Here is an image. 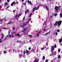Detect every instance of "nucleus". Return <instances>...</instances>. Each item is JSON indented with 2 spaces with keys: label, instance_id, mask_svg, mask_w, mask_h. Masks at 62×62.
Listing matches in <instances>:
<instances>
[{
  "label": "nucleus",
  "instance_id": "nucleus-1",
  "mask_svg": "<svg viewBox=\"0 0 62 62\" xmlns=\"http://www.w3.org/2000/svg\"><path fill=\"white\" fill-rule=\"evenodd\" d=\"M61 23H62V21L59 20L58 22H56L54 24V26L56 25H57V24H57L58 26H60V25H61Z\"/></svg>",
  "mask_w": 62,
  "mask_h": 62
},
{
  "label": "nucleus",
  "instance_id": "nucleus-2",
  "mask_svg": "<svg viewBox=\"0 0 62 62\" xmlns=\"http://www.w3.org/2000/svg\"><path fill=\"white\" fill-rule=\"evenodd\" d=\"M59 8H60V6H58L57 7V6H55L54 9L56 11H58L59 10Z\"/></svg>",
  "mask_w": 62,
  "mask_h": 62
},
{
  "label": "nucleus",
  "instance_id": "nucleus-3",
  "mask_svg": "<svg viewBox=\"0 0 62 62\" xmlns=\"http://www.w3.org/2000/svg\"><path fill=\"white\" fill-rule=\"evenodd\" d=\"M54 50V46H53L51 47V52H53Z\"/></svg>",
  "mask_w": 62,
  "mask_h": 62
},
{
  "label": "nucleus",
  "instance_id": "nucleus-4",
  "mask_svg": "<svg viewBox=\"0 0 62 62\" xmlns=\"http://www.w3.org/2000/svg\"><path fill=\"white\" fill-rule=\"evenodd\" d=\"M15 36L16 37H17V36H18V37H20V34H15Z\"/></svg>",
  "mask_w": 62,
  "mask_h": 62
},
{
  "label": "nucleus",
  "instance_id": "nucleus-5",
  "mask_svg": "<svg viewBox=\"0 0 62 62\" xmlns=\"http://www.w3.org/2000/svg\"><path fill=\"white\" fill-rule=\"evenodd\" d=\"M26 54H28L29 53V51L27 50H26Z\"/></svg>",
  "mask_w": 62,
  "mask_h": 62
},
{
  "label": "nucleus",
  "instance_id": "nucleus-6",
  "mask_svg": "<svg viewBox=\"0 0 62 62\" xmlns=\"http://www.w3.org/2000/svg\"><path fill=\"white\" fill-rule=\"evenodd\" d=\"M41 33V31H39L37 32V37L39 36V33Z\"/></svg>",
  "mask_w": 62,
  "mask_h": 62
},
{
  "label": "nucleus",
  "instance_id": "nucleus-7",
  "mask_svg": "<svg viewBox=\"0 0 62 62\" xmlns=\"http://www.w3.org/2000/svg\"><path fill=\"white\" fill-rule=\"evenodd\" d=\"M25 15H26V14H27V13L28 12V13L29 12V11H28V9L25 12Z\"/></svg>",
  "mask_w": 62,
  "mask_h": 62
},
{
  "label": "nucleus",
  "instance_id": "nucleus-8",
  "mask_svg": "<svg viewBox=\"0 0 62 62\" xmlns=\"http://www.w3.org/2000/svg\"><path fill=\"white\" fill-rule=\"evenodd\" d=\"M1 35H2V36L1 38V39H2L4 38V34H2Z\"/></svg>",
  "mask_w": 62,
  "mask_h": 62
},
{
  "label": "nucleus",
  "instance_id": "nucleus-9",
  "mask_svg": "<svg viewBox=\"0 0 62 62\" xmlns=\"http://www.w3.org/2000/svg\"><path fill=\"white\" fill-rule=\"evenodd\" d=\"M30 3V4H31V5H32V3H31V1H29V0H28V3Z\"/></svg>",
  "mask_w": 62,
  "mask_h": 62
},
{
  "label": "nucleus",
  "instance_id": "nucleus-10",
  "mask_svg": "<svg viewBox=\"0 0 62 62\" xmlns=\"http://www.w3.org/2000/svg\"><path fill=\"white\" fill-rule=\"evenodd\" d=\"M60 17L61 18H62V13L61 12L60 13Z\"/></svg>",
  "mask_w": 62,
  "mask_h": 62
},
{
  "label": "nucleus",
  "instance_id": "nucleus-11",
  "mask_svg": "<svg viewBox=\"0 0 62 62\" xmlns=\"http://www.w3.org/2000/svg\"><path fill=\"white\" fill-rule=\"evenodd\" d=\"M50 31H49V32L47 33L45 35L44 34L43 35V36H46V35H48V34H49V33H50Z\"/></svg>",
  "mask_w": 62,
  "mask_h": 62
},
{
  "label": "nucleus",
  "instance_id": "nucleus-12",
  "mask_svg": "<svg viewBox=\"0 0 62 62\" xmlns=\"http://www.w3.org/2000/svg\"><path fill=\"white\" fill-rule=\"evenodd\" d=\"M27 29H28V27H27V28H24L23 29V30L25 31H26V30H27Z\"/></svg>",
  "mask_w": 62,
  "mask_h": 62
},
{
  "label": "nucleus",
  "instance_id": "nucleus-13",
  "mask_svg": "<svg viewBox=\"0 0 62 62\" xmlns=\"http://www.w3.org/2000/svg\"><path fill=\"white\" fill-rule=\"evenodd\" d=\"M54 55H55L56 54V51H54Z\"/></svg>",
  "mask_w": 62,
  "mask_h": 62
},
{
  "label": "nucleus",
  "instance_id": "nucleus-14",
  "mask_svg": "<svg viewBox=\"0 0 62 62\" xmlns=\"http://www.w3.org/2000/svg\"><path fill=\"white\" fill-rule=\"evenodd\" d=\"M14 3V1H13V2L11 4V6H12V7H13V6Z\"/></svg>",
  "mask_w": 62,
  "mask_h": 62
},
{
  "label": "nucleus",
  "instance_id": "nucleus-15",
  "mask_svg": "<svg viewBox=\"0 0 62 62\" xmlns=\"http://www.w3.org/2000/svg\"><path fill=\"white\" fill-rule=\"evenodd\" d=\"M59 41L60 43H61V42L62 41V39H60L59 40Z\"/></svg>",
  "mask_w": 62,
  "mask_h": 62
},
{
  "label": "nucleus",
  "instance_id": "nucleus-16",
  "mask_svg": "<svg viewBox=\"0 0 62 62\" xmlns=\"http://www.w3.org/2000/svg\"><path fill=\"white\" fill-rule=\"evenodd\" d=\"M22 15V13L20 14L19 15H17L18 16V17H19V16H21V15Z\"/></svg>",
  "mask_w": 62,
  "mask_h": 62
},
{
  "label": "nucleus",
  "instance_id": "nucleus-17",
  "mask_svg": "<svg viewBox=\"0 0 62 62\" xmlns=\"http://www.w3.org/2000/svg\"><path fill=\"white\" fill-rule=\"evenodd\" d=\"M42 59H43V60H44V59H45V56H43V58H42Z\"/></svg>",
  "mask_w": 62,
  "mask_h": 62
},
{
  "label": "nucleus",
  "instance_id": "nucleus-18",
  "mask_svg": "<svg viewBox=\"0 0 62 62\" xmlns=\"http://www.w3.org/2000/svg\"><path fill=\"white\" fill-rule=\"evenodd\" d=\"M4 5H6V6H7V5H8V2L5 3Z\"/></svg>",
  "mask_w": 62,
  "mask_h": 62
},
{
  "label": "nucleus",
  "instance_id": "nucleus-19",
  "mask_svg": "<svg viewBox=\"0 0 62 62\" xmlns=\"http://www.w3.org/2000/svg\"><path fill=\"white\" fill-rule=\"evenodd\" d=\"M9 35V34H8L7 36V37H6V38H5L4 39V40H6V38H8V35Z\"/></svg>",
  "mask_w": 62,
  "mask_h": 62
},
{
  "label": "nucleus",
  "instance_id": "nucleus-20",
  "mask_svg": "<svg viewBox=\"0 0 62 62\" xmlns=\"http://www.w3.org/2000/svg\"><path fill=\"white\" fill-rule=\"evenodd\" d=\"M21 42V41H19L18 40L17 41V43H20V42Z\"/></svg>",
  "mask_w": 62,
  "mask_h": 62
},
{
  "label": "nucleus",
  "instance_id": "nucleus-21",
  "mask_svg": "<svg viewBox=\"0 0 62 62\" xmlns=\"http://www.w3.org/2000/svg\"><path fill=\"white\" fill-rule=\"evenodd\" d=\"M45 8H46L47 9V10H48L49 9H48V7L46 5L45 6Z\"/></svg>",
  "mask_w": 62,
  "mask_h": 62
},
{
  "label": "nucleus",
  "instance_id": "nucleus-22",
  "mask_svg": "<svg viewBox=\"0 0 62 62\" xmlns=\"http://www.w3.org/2000/svg\"><path fill=\"white\" fill-rule=\"evenodd\" d=\"M18 17V15H16L14 17V18H17Z\"/></svg>",
  "mask_w": 62,
  "mask_h": 62
},
{
  "label": "nucleus",
  "instance_id": "nucleus-23",
  "mask_svg": "<svg viewBox=\"0 0 62 62\" xmlns=\"http://www.w3.org/2000/svg\"><path fill=\"white\" fill-rule=\"evenodd\" d=\"M32 13H31L30 15V16H29V17H31V16H32Z\"/></svg>",
  "mask_w": 62,
  "mask_h": 62
},
{
  "label": "nucleus",
  "instance_id": "nucleus-24",
  "mask_svg": "<svg viewBox=\"0 0 62 62\" xmlns=\"http://www.w3.org/2000/svg\"><path fill=\"white\" fill-rule=\"evenodd\" d=\"M56 31L57 32H58V33H59V32H60V30H56Z\"/></svg>",
  "mask_w": 62,
  "mask_h": 62
},
{
  "label": "nucleus",
  "instance_id": "nucleus-25",
  "mask_svg": "<svg viewBox=\"0 0 62 62\" xmlns=\"http://www.w3.org/2000/svg\"><path fill=\"white\" fill-rule=\"evenodd\" d=\"M9 22L10 24H11V23H13V22L12 21H10Z\"/></svg>",
  "mask_w": 62,
  "mask_h": 62
},
{
  "label": "nucleus",
  "instance_id": "nucleus-26",
  "mask_svg": "<svg viewBox=\"0 0 62 62\" xmlns=\"http://www.w3.org/2000/svg\"><path fill=\"white\" fill-rule=\"evenodd\" d=\"M54 47L55 48H56V45H54Z\"/></svg>",
  "mask_w": 62,
  "mask_h": 62
},
{
  "label": "nucleus",
  "instance_id": "nucleus-27",
  "mask_svg": "<svg viewBox=\"0 0 62 62\" xmlns=\"http://www.w3.org/2000/svg\"><path fill=\"white\" fill-rule=\"evenodd\" d=\"M39 8V7H38L37 8L35 9L36 10H38V9Z\"/></svg>",
  "mask_w": 62,
  "mask_h": 62
},
{
  "label": "nucleus",
  "instance_id": "nucleus-28",
  "mask_svg": "<svg viewBox=\"0 0 62 62\" xmlns=\"http://www.w3.org/2000/svg\"><path fill=\"white\" fill-rule=\"evenodd\" d=\"M10 7V6H8L7 7V8H9Z\"/></svg>",
  "mask_w": 62,
  "mask_h": 62
},
{
  "label": "nucleus",
  "instance_id": "nucleus-29",
  "mask_svg": "<svg viewBox=\"0 0 62 62\" xmlns=\"http://www.w3.org/2000/svg\"><path fill=\"white\" fill-rule=\"evenodd\" d=\"M58 52L59 53H60V49H58Z\"/></svg>",
  "mask_w": 62,
  "mask_h": 62
},
{
  "label": "nucleus",
  "instance_id": "nucleus-30",
  "mask_svg": "<svg viewBox=\"0 0 62 62\" xmlns=\"http://www.w3.org/2000/svg\"><path fill=\"white\" fill-rule=\"evenodd\" d=\"M57 13H55V14H54V16H55V17H56V16H57Z\"/></svg>",
  "mask_w": 62,
  "mask_h": 62
},
{
  "label": "nucleus",
  "instance_id": "nucleus-31",
  "mask_svg": "<svg viewBox=\"0 0 62 62\" xmlns=\"http://www.w3.org/2000/svg\"><path fill=\"white\" fill-rule=\"evenodd\" d=\"M26 54V52L25 51H23V54Z\"/></svg>",
  "mask_w": 62,
  "mask_h": 62
},
{
  "label": "nucleus",
  "instance_id": "nucleus-32",
  "mask_svg": "<svg viewBox=\"0 0 62 62\" xmlns=\"http://www.w3.org/2000/svg\"><path fill=\"white\" fill-rule=\"evenodd\" d=\"M24 25H23V26H21V27H22V28H23V27H24Z\"/></svg>",
  "mask_w": 62,
  "mask_h": 62
},
{
  "label": "nucleus",
  "instance_id": "nucleus-33",
  "mask_svg": "<svg viewBox=\"0 0 62 62\" xmlns=\"http://www.w3.org/2000/svg\"><path fill=\"white\" fill-rule=\"evenodd\" d=\"M14 6H15V1H14Z\"/></svg>",
  "mask_w": 62,
  "mask_h": 62
},
{
  "label": "nucleus",
  "instance_id": "nucleus-34",
  "mask_svg": "<svg viewBox=\"0 0 62 62\" xmlns=\"http://www.w3.org/2000/svg\"><path fill=\"white\" fill-rule=\"evenodd\" d=\"M19 58H21V54H19Z\"/></svg>",
  "mask_w": 62,
  "mask_h": 62
},
{
  "label": "nucleus",
  "instance_id": "nucleus-35",
  "mask_svg": "<svg viewBox=\"0 0 62 62\" xmlns=\"http://www.w3.org/2000/svg\"><path fill=\"white\" fill-rule=\"evenodd\" d=\"M60 55H59L58 56V58H60Z\"/></svg>",
  "mask_w": 62,
  "mask_h": 62
},
{
  "label": "nucleus",
  "instance_id": "nucleus-36",
  "mask_svg": "<svg viewBox=\"0 0 62 62\" xmlns=\"http://www.w3.org/2000/svg\"><path fill=\"white\" fill-rule=\"evenodd\" d=\"M2 21H3V19H1V20H0V22H2Z\"/></svg>",
  "mask_w": 62,
  "mask_h": 62
},
{
  "label": "nucleus",
  "instance_id": "nucleus-37",
  "mask_svg": "<svg viewBox=\"0 0 62 62\" xmlns=\"http://www.w3.org/2000/svg\"><path fill=\"white\" fill-rule=\"evenodd\" d=\"M44 49V47L42 48H41V50H43Z\"/></svg>",
  "mask_w": 62,
  "mask_h": 62
},
{
  "label": "nucleus",
  "instance_id": "nucleus-38",
  "mask_svg": "<svg viewBox=\"0 0 62 62\" xmlns=\"http://www.w3.org/2000/svg\"><path fill=\"white\" fill-rule=\"evenodd\" d=\"M48 60H46V62H48Z\"/></svg>",
  "mask_w": 62,
  "mask_h": 62
},
{
  "label": "nucleus",
  "instance_id": "nucleus-39",
  "mask_svg": "<svg viewBox=\"0 0 62 62\" xmlns=\"http://www.w3.org/2000/svg\"><path fill=\"white\" fill-rule=\"evenodd\" d=\"M58 35V33H57V32H56V35Z\"/></svg>",
  "mask_w": 62,
  "mask_h": 62
},
{
  "label": "nucleus",
  "instance_id": "nucleus-40",
  "mask_svg": "<svg viewBox=\"0 0 62 62\" xmlns=\"http://www.w3.org/2000/svg\"><path fill=\"white\" fill-rule=\"evenodd\" d=\"M4 21H7V20L6 19H4Z\"/></svg>",
  "mask_w": 62,
  "mask_h": 62
},
{
  "label": "nucleus",
  "instance_id": "nucleus-41",
  "mask_svg": "<svg viewBox=\"0 0 62 62\" xmlns=\"http://www.w3.org/2000/svg\"><path fill=\"white\" fill-rule=\"evenodd\" d=\"M23 25H26V23H23Z\"/></svg>",
  "mask_w": 62,
  "mask_h": 62
},
{
  "label": "nucleus",
  "instance_id": "nucleus-42",
  "mask_svg": "<svg viewBox=\"0 0 62 62\" xmlns=\"http://www.w3.org/2000/svg\"><path fill=\"white\" fill-rule=\"evenodd\" d=\"M4 54H6V53H7V52H5V51H4Z\"/></svg>",
  "mask_w": 62,
  "mask_h": 62
},
{
  "label": "nucleus",
  "instance_id": "nucleus-43",
  "mask_svg": "<svg viewBox=\"0 0 62 62\" xmlns=\"http://www.w3.org/2000/svg\"><path fill=\"white\" fill-rule=\"evenodd\" d=\"M36 7H35L34 8H33V9H34V10H35V9H36Z\"/></svg>",
  "mask_w": 62,
  "mask_h": 62
},
{
  "label": "nucleus",
  "instance_id": "nucleus-44",
  "mask_svg": "<svg viewBox=\"0 0 62 62\" xmlns=\"http://www.w3.org/2000/svg\"><path fill=\"white\" fill-rule=\"evenodd\" d=\"M29 20L30 21H31V18L29 19Z\"/></svg>",
  "mask_w": 62,
  "mask_h": 62
},
{
  "label": "nucleus",
  "instance_id": "nucleus-45",
  "mask_svg": "<svg viewBox=\"0 0 62 62\" xmlns=\"http://www.w3.org/2000/svg\"><path fill=\"white\" fill-rule=\"evenodd\" d=\"M7 2H8V3L9 2V0H7Z\"/></svg>",
  "mask_w": 62,
  "mask_h": 62
},
{
  "label": "nucleus",
  "instance_id": "nucleus-46",
  "mask_svg": "<svg viewBox=\"0 0 62 62\" xmlns=\"http://www.w3.org/2000/svg\"><path fill=\"white\" fill-rule=\"evenodd\" d=\"M29 50H31V48L29 47Z\"/></svg>",
  "mask_w": 62,
  "mask_h": 62
},
{
  "label": "nucleus",
  "instance_id": "nucleus-47",
  "mask_svg": "<svg viewBox=\"0 0 62 62\" xmlns=\"http://www.w3.org/2000/svg\"><path fill=\"white\" fill-rule=\"evenodd\" d=\"M36 60H36V59H35L34 61V62H36Z\"/></svg>",
  "mask_w": 62,
  "mask_h": 62
},
{
  "label": "nucleus",
  "instance_id": "nucleus-48",
  "mask_svg": "<svg viewBox=\"0 0 62 62\" xmlns=\"http://www.w3.org/2000/svg\"><path fill=\"white\" fill-rule=\"evenodd\" d=\"M2 29H6V28H2Z\"/></svg>",
  "mask_w": 62,
  "mask_h": 62
},
{
  "label": "nucleus",
  "instance_id": "nucleus-49",
  "mask_svg": "<svg viewBox=\"0 0 62 62\" xmlns=\"http://www.w3.org/2000/svg\"><path fill=\"white\" fill-rule=\"evenodd\" d=\"M15 36L14 35H13L12 36V38H14V37Z\"/></svg>",
  "mask_w": 62,
  "mask_h": 62
},
{
  "label": "nucleus",
  "instance_id": "nucleus-50",
  "mask_svg": "<svg viewBox=\"0 0 62 62\" xmlns=\"http://www.w3.org/2000/svg\"><path fill=\"white\" fill-rule=\"evenodd\" d=\"M46 46H48V43H46Z\"/></svg>",
  "mask_w": 62,
  "mask_h": 62
},
{
  "label": "nucleus",
  "instance_id": "nucleus-51",
  "mask_svg": "<svg viewBox=\"0 0 62 62\" xmlns=\"http://www.w3.org/2000/svg\"><path fill=\"white\" fill-rule=\"evenodd\" d=\"M13 30H15V28H14V27H13Z\"/></svg>",
  "mask_w": 62,
  "mask_h": 62
},
{
  "label": "nucleus",
  "instance_id": "nucleus-52",
  "mask_svg": "<svg viewBox=\"0 0 62 62\" xmlns=\"http://www.w3.org/2000/svg\"><path fill=\"white\" fill-rule=\"evenodd\" d=\"M7 24H10V22H9V23H7Z\"/></svg>",
  "mask_w": 62,
  "mask_h": 62
},
{
  "label": "nucleus",
  "instance_id": "nucleus-53",
  "mask_svg": "<svg viewBox=\"0 0 62 62\" xmlns=\"http://www.w3.org/2000/svg\"><path fill=\"white\" fill-rule=\"evenodd\" d=\"M29 36L30 37H32V35H29Z\"/></svg>",
  "mask_w": 62,
  "mask_h": 62
},
{
  "label": "nucleus",
  "instance_id": "nucleus-54",
  "mask_svg": "<svg viewBox=\"0 0 62 62\" xmlns=\"http://www.w3.org/2000/svg\"><path fill=\"white\" fill-rule=\"evenodd\" d=\"M1 39H0V42H2V41H1Z\"/></svg>",
  "mask_w": 62,
  "mask_h": 62
},
{
  "label": "nucleus",
  "instance_id": "nucleus-55",
  "mask_svg": "<svg viewBox=\"0 0 62 62\" xmlns=\"http://www.w3.org/2000/svg\"><path fill=\"white\" fill-rule=\"evenodd\" d=\"M15 11H16V10H13V13H14V12H15Z\"/></svg>",
  "mask_w": 62,
  "mask_h": 62
},
{
  "label": "nucleus",
  "instance_id": "nucleus-56",
  "mask_svg": "<svg viewBox=\"0 0 62 62\" xmlns=\"http://www.w3.org/2000/svg\"><path fill=\"white\" fill-rule=\"evenodd\" d=\"M18 1H17L16 3V4H18Z\"/></svg>",
  "mask_w": 62,
  "mask_h": 62
},
{
  "label": "nucleus",
  "instance_id": "nucleus-57",
  "mask_svg": "<svg viewBox=\"0 0 62 62\" xmlns=\"http://www.w3.org/2000/svg\"><path fill=\"white\" fill-rule=\"evenodd\" d=\"M25 31L24 30H23L22 31V32H24Z\"/></svg>",
  "mask_w": 62,
  "mask_h": 62
},
{
  "label": "nucleus",
  "instance_id": "nucleus-58",
  "mask_svg": "<svg viewBox=\"0 0 62 62\" xmlns=\"http://www.w3.org/2000/svg\"><path fill=\"white\" fill-rule=\"evenodd\" d=\"M60 45H62V43L60 44Z\"/></svg>",
  "mask_w": 62,
  "mask_h": 62
},
{
  "label": "nucleus",
  "instance_id": "nucleus-59",
  "mask_svg": "<svg viewBox=\"0 0 62 62\" xmlns=\"http://www.w3.org/2000/svg\"><path fill=\"white\" fill-rule=\"evenodd\" d=\"M24 0H21V1L22 2H23V1H24Z\"/></svg>",
  "mask_w": 62,
  "mask_h": 62
},
{
  "label": "nucleus",
  "instance_id": "nucleus-60",
  "mask_svg": "<svg viewBox=\"0 0 62 62\" xmlns=\"http://www.w3.org/2000/svg\"><path fill=\"white\" fill-rule=\"evenodd\" d=\"M24 6H25V5H26V3H24Z\"/></svg>",
  "mask_w": 62,
  "mask_h": 62
},
{
  "label": "nucleus",
  "instance_id": "nucleus-61",
  "mask_svg": "<svg viewBox=\"0 0 62 62\" xmlns=\"http://www.w3.org/2000/svg\"><path fill=\"white\" fill-rule=\"evenodd\" d=\"M9 37H11V36L10 35L9 36Z\"/></svg>",
  "mask_w": 62,
  "mask_h": 62
},
{
  "label": "nucleus",
  "instance_id": "nucleus-62",
  "mask_svg": "<svg viewBox=\"0 0 62 62\" xmlns=\"http://www.w3.org/2000/svg\"><path fill=\"white\" fill-rule=\"evenodd\" d=\"M38 31H39V30L36 31V32H38Z\"/></svg>",
  "mask_w": 62,
  "mask_h": 62
},
{
  "label": "nucleus",
  "instance_id": "nucleus-63",
  "mask_svg": "<svg viewBox=\"0 0 62 62\" xmlns=\"http://www.w3.org/2000/svg\"><path fill=\"white\" fill-rule=\"evenodd\" d=\"M10 51H11V50H9L8 52H10Z\"/></svg>",
  "mask_w": 62,
  "mask_h": 62
},
{
  "label": "nucleus",
  "instance_id": "nucleus-64",
  "mask_svg": "<svg viewBox=\"0 0 62 62\" xmlns=\"http://www.w3.org/2000/svg\"><path fill=\"white\" fill-rule=\"evenodd\" d=\"M46 30H45V29H44V31H46Z\"/></svg>",
  "mask_w": 62,
  "mask_h": 62
}]
</instances>
